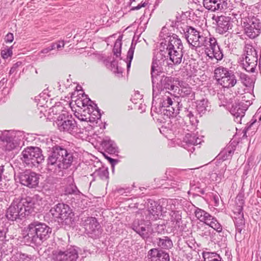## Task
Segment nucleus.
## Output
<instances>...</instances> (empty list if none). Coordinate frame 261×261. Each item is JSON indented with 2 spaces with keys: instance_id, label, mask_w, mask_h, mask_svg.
Segmentation results:
<instances>
[{
  "instance_id": "52",
  "label": "nucleus",
  "mask_w": 261,
  "mask_h": 261,
  "mask_svg": "<svg viewBox=\"0 0 261 261\" xmlns=\"http://www.w3.org/2000/svg\"><path fill=\"white\" fill-rule=\"evenodd\" d=\"M259 110V109L256 113V114L253 116V117L251 120V121L248 123H247V126H246L245 129V133L247 131H248L251 128V127L253 126V125L256 122V120H257L256 118L258 117V114L259 113V112H258Z\"/></svg>"
},
{
  "instance_id": "14",
  "label": "nucleus",
  "mask_w": 261,
  "mask_h": 261,
  "mask_svg": "<svg viewBox=\"0 0 261 261\" xmlns=\"http://www.w3.org/2000/svg\"><path fill=\"white\" fill-rule=\"evenodd\" d=\"M245 57L243 58V66L248 72H253L258 62L257 53L251 45L246 44L244 48Z\"/></svg>"
},
{
  "instance_id": "63",
  "label": "nucleus",
  "mask_w": 261,
  "mask_h": 261,
  "mask_svg": "<svg viewBox=\"0 0 261 261\" xmlns=\"http://www.w3.org/2000/svg\"><path fill=\"white\" fill-rule=\"evenodd\" d=\"M42 97V95L40 94L38 96L36 97L35 99L36 102L38 101V105L39 104L40 106H43L44 105V102L41 99Z\"/></svg>"
},
{
  "instance_id": "57",
  "label": "nucleus",
  "mask_w": 261,
  "mask_h": 261,
  "mask_svg": "<svg viewBox=\"0 0 261 261\" xmlns=\"http://www.w3.org/2000/svg\"><path fill=\"white\" fill-rule=\"evenodd\" d=\"M6 232L4 228H0V249L2 248V242L6 238Z\"/></svg>"
},
{
  "instance_id": "38",
  "label": "nucleus",
  "mask_w": 261,
  "mask_h": 261,
  "mask_svg": "<svg viewBox=\"0 0 261 261\" xmlns=\"http://www.w3.org/2000/svg\"><path fill=\"white\" fill-rule=\"evenodd\" d=\"M66 180L67 185L65 188V193L66 194L77 195L80 193V191L78 190L74 182V179L72 176H68Z\"/></svg>"
},
{
  "instance_id": "30",
  "label": "nucleus",
  "mask_w": 261,
  "mask_h": 261,
  "mask_svg": "<svg viewBox=\"0 0 261 261\" xmlns=\"http://www.w3.org/2000/svg\"><path fill=\"white\" fill-rule=\"evenodd\" d=\"M180 32L181 34H184L185 38L187 40L190 47L196 41L195 39H196V37L200 32L194 27L188 25H186L184 28H182Z\"/></svg>"
},
{
  "instance_id": "20",
  "label": "nucleus",
  "mask_w": 261,
  "mask_h": 261,
  "mask_svg": "<svg viewBox=\"0 0 261 261\" xmlns=\"http://www.w3.org/2000/svg\"><path fill=\"white\" fill-rule=\"evenodd\" d=\"M19 178L21 185L29 188H35L38 186L40 174L30 170H25L19 173Z\"/></svg>"
},
{
  "instance_id": "46",
  "label": "nucleus",
  "mask_w": 261,
  "mask_h": 261,
  "mask_svg": "<svg viewBox=\"0 0 261 261\" xmlns=\"http://www.w3.org/2000/svg\"><path fill=\"white\" fill-rule=\"evenodd\" d=\"M12 258L13 261H33L31 257L29 256L26 254L21 252H16L14 254Z\"/></svg>"
},
{
  "instance_id": "23",
  "label": "nucleus",
  "mask_w": 261,
  "mask_h": 261,
  "mask_svg": "<svg viewBox=\"0 0 261 261\" xmlns=\"http://www.w3.org/2000/svg\"><path fill=\"white\" fill-rule=\"evenodd\" d=\"M205 52L210 58H214L217 60H221L223 58L222 49L217 42L215 38H213L208 46L205 48Z\"/></svg>"
},
{
  "instance_id": "4",
  "label": "nucleus",
  "mask_w": 261,
  "mask_h": 261,
  "mask_svg": "<svg viewBox=\"0 0 261 261\" xmlns=\"http://www.w3.org/2000/svg\"><path fill=\"white\" fill-rule=\"evenodd\" d=\"M55 123L60 132L68 133L76 137H82L81 134L85 130V126L78 124L67 111H64L59 115Z\"/></svg>"
},
{
  "instance_id": "44",
  "label": "nucleus",
  "mask_w": 261,
  "mask_h": 261,
  "mask_svg": "<svg viewBox=\"0 0 261 261\" xmlns=\"http://www.w3.org/2000/svg\"><path fill=\"white\" fill-rule=\"evenodd\" d=\"M204 261H223L219 254L216 252H205L203 254Z\"/></svg>"
},
{
  "instance_id": "51",
  "label": "nucleus",
  "mask_w": 261,
  "mask_h": 261,
  "mask_svg": "<svg viewBox=\"0 0 261 261\" xmlns=\"http://www.w3.org/2000/svg\"><path fill=\"white\" fill-rule=\"evenodd\" d=\"M111 67L112 70L115 73H119L122 72V68L118 66L117 62L114 60L111 62Z\"/></svg>"
},
{
  "instance_id": "35",
  "label": "nucleus",
  "mask_w": 261,
  "mask_h": 261,
  "mask_svg": "<svg viewBox=\"0 0 261 261\" xmlns=\"http://www.w3.org/2000/svg\"><path fill=\"white\" fill-rule=\"evenodd\" d=\"M177 91H178L177 93L179 96L182 98H187L188 102L192 101L195 98V93L190 87H184L181 88L178 87Z\"/></svg>"
},
{
  "instance_id": "37",
  "label": "nucleus",
  "mask_w": 261,
  "mask_h": 261,
  "mask_svg": "<svg viewBox=\"0 0 261 261\" xmlns=\"http://www.w3.org/2000/svg\"><path fill=\"white\" fill-rule=\"evenodd\" d=\"M234 222L236 231L235 239L238 241L242 238V231L244 228L245 220L244 217H235Z\"/></svg>"
},
{
  "instance_id": "56",
  "label": "nucleus",
  "mask_w": 261,
  "mask_h": 261,
  "mask_svg": "<svg viewBox=\"0 0 261 261\" xmlns=\"http://www.w3.org/2000/svg\"><path fill=\"white\" fill-rule=\"evenodd\" d=\"M236 212L238 214V217H244V214L243 212V205H238L236 207Z\"/></svg>"
},
{
  "instance_id": "47",
  "label": "nucleus",
  "mask_w": 261,
  "mask_h": 261,
  "mask_svg": "<svg viewBox=\"0 0 261 261\" xmlns=\"http://www.w3.org/2000/svg\"><path fill=\"white\" fill-rule=\"evenodd\" d=\"M240 78L241 80L242 83L246 87L251 88L253 86L254 83L253 80L247 74L243 73H240Z\"/></svg>"
},
{
  "instance_id": "13",
  "label": "nucleus",
  "mask_w": 261,
  "mask_h": 261,
  "mask_svg": "<svg viewBox=\"0 0 261 261\" xmlns=\"http://www.w3.org/2000/svg\"><path fill=\"white\" fill-rule=\"evenodd\" d=\"M166 32V28H163L160 33V36L163 38L160 43L162 46H164L166 51L174 50H182L184 47L181 40L178 38V36L171 33L164 34Z\"/></svg>"
},
{
  "instance_id": "42",
  "label": "nucleus",
  "mask_w": 261,
  "mask_h": 261,
  "mask_svg": "<svg viewBox=\"0 0 261 261\" xmlns=\"http://www.w3.org/2000/svg\"><path fill=\"white\" fill-rule=\"evenodd\" d=\"M157 240L158 245L162 248L168 249L173 246L171 240L168 237L159 238Z\"/></svg>"
},
{
  "instance_id": "27",
  "label": "nucleus",
  "mask_w": 261,
  "mask_h": 261,
  "mask_svg": "<svg viewBox=\"0 0 261 261\" xmlns=\"http://www.w3.org/2000/svg\"><path fill=\"white\" fill-rule=\"evenodd\" d=\"M149 261H170L169 253L159 248H152L148 252Z\"/></svg>"
},
{
  "instance_id": "34",
  "label": "nucleus",
  "mask_w": 261,
  "mask_h": 261,
  "mask_svg": "<svg viewBox=\"0 0 261 261\" xmlns=\"http://www.w3.org/2000/svg\"><path fill=\"white\" fill-rule=\"evenodd\" d=\"M101 146L105 151L110 154H115L117 152V148L115 143L108 137H106L103 139Z\"/></svg>"
},
{
  "instance_id": "22",
  "label": "nucleus",
  "mask_w": 261,
  "mask_h": 261,
  "mask_svg": "<svg viewBox=\"0 0 261 261\" xmlns=\"http://www.w3.org/2000/svg\"><path fill=\"white\" fill-rule=\"evenodd\" d=\"M204 8L212 12H223L228 8L227 0H203Z\"/></svg>"
},
{
  "instance_id": "2",
  "label": "nucleus",
  "mask_w": 261,
  "mask_h": 261,
  "mask_svg": "<svg viewBox=\"0 0 261 261\" xmlns=\"http://www.w3.org/2000/svg\"><path fill=\"white\" fill-rule=\"evenodd\" d=\"M35 200L30 197L14 200L6 211V217L9 221L20 222L35 208Z\"/></svg>"
},
{
  "instance_id": "3",
  "label": "nucleus",
  "mask_w": 261,
  "mask_h": 261,
  "mask_svg": "<svg viewBox=\"0 0 261 261\" xmlns=\"http://www.w3.org/2000/svg\"><path fill=\"white\" fill-rule=\"evenodd\" d=\"M27 234L24 239L36 246H40L47 240L51 233V228L44 223L34 221L27 228Z\"/></svg>"
},
{
  "instance_id": "10",
  "label": "nucleus",
  "mask_w": 261,
  "mask_h": 261,
  "mask_svg": "<svg viewBox=\"0 0 261 261\" xmlns=\"http://www.w3.org/2000/svg\"><path fill=\"white\" fill-rule=\"evenodd\" d=\"M78 258V250L75 246L58 245L52 252L53 261H77Z\"/></svg>"
},
{
  "instance_id": "59",
  "label": "nucleus",
  "mask_w": 261,
  "mask_h": 261,
  "mask_svg": "<svg viewBox=\"0 0 261 261\" xmlns=\"http://www.w3.org/2000/svg\"><path fill=\"white\" fill-rule=\"evenodd\" d=\"M236 201H237V205H244V196L241 195H238L236 198Z\"/></svg>"
},
{
  "instance_id": "54",
  "label": "nucleus",
  "mask_w": 261,
  "mask_h": 261,
  "mask_svg": "<svg viewBox=\"0 0 261 261\" xmlns=\"http://www.w3.org/2000/svg\"><path fill=\"white\" fill-rule=\"evenodd\" d=\"M186 112V117L184 118L185 119L187 120L189 119V124H193L192 122L194 121V115L191 111H189L187 110H185Z\"/></svg>"
},
{
  "instance_id": "49",
  "label": "nucleus",
  "mask_w": 261,
  "mask_h": 261,
  "mask_svg": "<svg viewBox=\"0 0 261 261\" xmlns=\"http://www.w3.org/2000/svg\"><path fill=\"white\" fill-rule=\"evenodd\" d=\"M199 234L205 238H207L211 234V230L209 227L205 226H202L199 228Z\"/></svg>"
},
{
  "instance_id": "17",
  "label": "nucleus",
  "mask_w": 261,
  "mask_h": 261,
  "mask_svg": "<svg viewBox=\"0 0 261 261\" xmlns=\"http://www.w3.org/2000/svg\"><path fill=\"white\" fill-rule=\"evenodd\" d=\"M243 24L245 34L250 39L255 38L261 33V23L254 16L243 18Z\"/></svg>"
},
{
  "instance_id": "25",
  "label": "nucleus",
  "mask_w": 261,
  "mask_h": 261,
  "mask_svg": "<svg viewBox=\"0 0 261 261\" xmlns=\"http://www.w3.org/2000/svg\"><path fill=\"white\" fill-rule=\"evenodd\" d=\"M148 209L145 212L146 219L149 220H155L159 218V216L162 215L163 213H166L163 211L162 205L158 202L151 201L149 202Z\"/></svg>"
},
{
  "instance_id": "43",
  "label": "nucleus",
  "mask_w": 261,
  "mask_h": 261,
  "mask_svg": "<svg viewBox=\"0 0 261 261\" xmlns=\"http://www.w3.org/2000/svg\"><path fill=\"white\" fill-rule=\"evenodd\" d=\"M94 174L95 176L99 177L101 179L103 180H107L109 179V171L108 168L102 166L96 170L94 172Z\"/></svg>"
},
{
  "instance_id": "16",
  "label": "nucleus",
  "mask_w": 261,
  "mask_h": 261,
  "mask_svg": "<svg viewBox=\"0 0 261 261\" xmlns=\"http://www.w3.org/2000/svg\"><path fill=\"white\" fill-rule=\"evenodd\" d=\"M227 152L228 153V155H231L232 151L231 150H224L218 155L217 159L215 162L216 167H214L210 174V178L213 180L219 182L223 177L226 167V165H222V162L227 159Z\"/></svg>"
},
{
  "instance_id": "18",
  "label": "nucleus",
  "mask_w": 261,
  "mask_h": 261,
  "mask_svg": "<svg viewBox=\"0 0 261 261\" xmlns=\"http://www.w3.org/2000/svg\"><path fill=\"white\" fill-rule=\"evenodd\" d=\"M130 227L144 239L148 238L153 232L151 222L148 219H135Z\"/></svg>"
},
{
  "instance_id": "24",
  "label": "nucleus",
  "mask_w": 261,
  "mask_h": 261,
  "mask_svg": "<svg viewBox=\"0 0 261 261\" xmlns=\"http://www.w3.org/2000/svg\"><path fill=\"white\" fill-rule=\"evenodd\" d=\"M216 31L220 34H224L232 29V19L229 16L221 15L217 17Z\"/></svg>"
},
{
  "instance_id": "7",
  "label": "nucleus",
  "mask_w": 261,
  "mask_h": 261,
  "mask_svg": "<svg viewBox=\"0 0 261 261\" xmlns=\"http://www.w3.org/2000/svg\"><path fill=\"white\" fill-rule=\"evenodd\" d=\"M23 134L22 132L5 130L0 138L5 150L10 151L16 147H21L24 143Z\"/></svg>"
},
{
  "instance_id": "11",
  "label": "nucleus",
  "mask_w": 261,
  "mask_h": 261,
  "mask_svg": "<svg viewBox=\"0 0 261 261\" xmlns=\"http://www.w3.org/2000/svg\"><path fill=\"white\" fill-rule=\"evenodd\" d=\"M214 74L218 83L223 88H231L237 83V79L233 72L228 69L220 66L215 69Z\"/></svg>"
},
{
  "instance_id": "21",
  "label": "nucleus",
  "mask_w": 261,
  "mask_h": 261,
  "mask_svg": "<svg viewBox=\"0 0 261 261\" xmlns=\"http://www.w3.org/2000/svg\"><path fill=\"white\" fill-rule=\"evenodd\" d=\"M181 142V146L187 149L188 151L193 152L195 150V146L200 144L203 140V136L201 138L197 136V135L192 130V132H187Z\"/></svg>"
},
{
  "instance_id": "26",
  "label": "nucleus",
  "mask_w": 261,
  "mask_h": 261,
  "mask_svg": "<svg viewBox=\"0 0 261 261\" xmlns=\"http://www.w3.org/2000/svg\"><path fill=\"white\" fill-rule=\"evenodd\" d=\"M247 109V105L243 102L238 101L231 105L229 112L234 117V121L237 123H241L242 118L244 116Z\"/></svg>"
},
{
  "instance_id": "55",
  "label": "nucleus",
  "mask_w": 261,
  "mask_h": 261,
  "mask_svg": "<svg viewBox=\"0 0 261 261\" xmlns=\"http://www.w3.org/2000/svg\"><path fill=\"white\" fill-rule=\"evenodd\" d=\"M104 156H105L106 159H107L111 164L113 171L114 169V166L115 165L118 163V160L114 159L111 158V157L109 156L108 155H106L105 153H103Z\"/></svg>"
},
{
  "instance_id": "36",
  "label": "nucleus",
  "mask_w": 261,
  "mask_h": 261,
  "mask_svg": "<svg viewBox=\"0 0 261 261\" xmlns=\"http://www.w3.org/2000/svg\"><path fill=\"white\" fill-rule=\"evenodd\" d=\"M195 104L196 110L200 115L210 110L211 106L210 105V102L206 98H202L200 100H197L195 101Z\"/></svg>"
},
{
  "instance_id": "29",
  "label": "nucleus",
  "mask_w": 261,
  "mask_h": 261,
  "mask_svg": "<svg viewBox=\"0 0 261 261\" xmlns=\"http://www.w3.org/2000/svg\"><path fill=\"white\" fill-rule=\"evenodd\" d=\"M166 56H167V51L164 46L160 44V51L155 53L153 58L151 73L161 70L160 66L161 64V61Z\"/></svg>"
},
{
  "instance_id": "39",
  "label": "nucleus",
  "mask_w": 261,
  "mask_h": 261,
  "mask_svg": "<svg viewBox=\"0 0 261 261\" xmlns=\"http://www.w3.org/2000/svg\"><path fill=\"white\" fill-rule=\"evenodd\" d=\"M182 107V103L178 101H173L171 108L165 111V115L169 118L176 117Z\"/></svg>"
},
{
  "instance_id": "64",
  "label": "nucleus",
  "mask_w": 261,
  "mask_h": 261,
  "mask_svg": "<svg viewBox=\"0 0 261 261\" xmlns=\"http://www.w3.org/2000/svg\"><path fill=\"white\" fill-rule=\"evenodd\" d=\"M146 107V106L145 104H143L142 102H140L138 107V110L140 111V113H142L145 111Z\"/></svg>"
},
{
  "instance_id": "61",
  "label": "nucleus",
  "mask_w": 261,
  "mask_h": 261,
  "mask_svg": "<svg viewBox=\"0 0 261 261\" xmlns=\"http://www.w3.org/2000/svg\"><path fill=\"white\" fill-rule=\"evenodd\" d=\"M5 39L6 42H12L14 39L13 34L11 33H8L6 36Z\"/></svg>"
},
{
  "instance_id": "15",
  "label": "nucleus",
  "mask_w": 261,
  "mask_h": 261,
  "mask_svg": "<svg viewBox=\"0 0 261 261\" xmlns=\"http://www.w3.org/2000/svg\"><path fill=\"white\" fill-rule=\"evenodd\" d=\"M180 171L177 169L169 168L166 170L164 179L162 181H165L162 184L164 188H177L179 189L182 185V180L180 176Z\"/></svg>"
},
{
  "instance_id": "58",
  "label": "nucleus",
  "mask_w": 261,
  "mask_h": 261,
  "mask_svg": "<svg viewBox=\"0 0 261 261\" xmlns=\"http://www.w3.org/2000/svg\"><path fill=\"white\" fill-rule=\"evenodd\" d=\"M85 116H83L81 115L80 117L78 116L77 118L80 120V122L78 124H83L84 125L86 126V125L88 124V121L87 120V118H85Z\"/></svg>"
},
{
  "instance_id": "41",
  "label": "nucleus",
  "mask_w": 261,
  "mask_h": 261,
  "mask_svg": "<svg viewBox=\"0 0 261 261\" xmlns=\"http://www.w3.org/2000/svg\"><path fill=\"white\" fill-rule=\"evenodd\" d=\"M64 107L61 105V102H57L56 105L50 108L49 110V115L51 117L50 119H55L56 117L54 115H60L62 114V112L66 111L63 110Z\"/></svg>"
},
{
  "instance_id": "5",
  "label": "nucleus",
  "mask_w": 261,
  "mask_h": 261,
  "mask_svg": "<svg viewBox=\"0 0 261 261\" xmlns=\"http://www.w3.org/2000/svg\"><path fill=\"white\" fill-rule=\"evenodd\" d=\"M159 90H153L152 92V101L151 111L160 114L164 116L165 111L171 108L172 100L171 93L170 92H159Z\"/></svg>"
},
{
  "instance_id": "33",
  "label": "nucleus",
  "mask_w": 261,
  "mask_h": 261,
  "mask_svg": "<svg viewBox=\"0 0 261 261\" xmlns=\"http://www.w3.org/2000/svg\"><path fill=\"white\" fill-rule=\"evenodd\" d=\"M202 183L198 178L191 180L190 183V188L189 193H191L194 196H199L204 194V191L202 188Z\"/></svg>"
},
{
  "instance_id": "32",
  "label": "nucleus",
  "mask_w": 261,
  "mask_h": 261,
  "mask_svg": "<svg viewBox=\"0 0 261 261\" xmlns=\"http://www.w3.org/2000/svg\"><path fill=\"white\" fill-rule=\"evenodd\" d=\"M82 223L88 233H92L99 227V224L95 217H87L82 220Z\"/></svg>"
},
{
  "instance_id": "28",
  "label": "nucleus",
  "mask_w": 261,
  "mask_h": 261,
  "mask_svg": "<svg viewBox=\"0 0 261 261\" xmlns=\"http://www.w3.org/2000/svg\"><path fill=\"white\" fill-rule=\"evenodd\" d=\"M175 200L169 199L167 201V206L169 210H171L170 216L171 217V221L173 223H175V225L179 227L180 224L182 223L181 220V212L180 211L175 210Z\"/></svg>"
},
{
  "instance_id": "31",
  "label": "nucleus",
  "mask_w": 261,
  "mask_h": 261,
  "mask_svg": "<svg viewBox=\"0 0 261 261\" xmlns=\"http://www.w3.org/2000/svg\"><path fill=\"white\" fill-rule=\"evenodd\" d=\"M213 38L214 37L211 36L210 34L206 36L203 32H200L196 37V39H195L196 41L193 43L191 48L192 49L195 50L198 47H204L205 48L208 46Z\"/></svg>"
},
{
  "instance_id": "53",
  "label": "nucleus",
  "mask_w": 261,
  "mask_h": 261,
  "mask_svg": "<svg viewBox=\"0 0 261 261\" xmlns=\"http://www.w3.org/2000/svg\"><path fill=\"white\" fill-rule=\"evenodd\" d=\"M83 105H87V106H92V104H93L94 105V107L96 109V111L98 113L99 118L101 117V114L100 113V110L98 108L97 105L95 103H94L89 98H86L83 100Z\"/></svg>"
},
{
  "instance_id": "9",
  "label": "nucleus",
  "mask_w": 261,
  "mask_h": 261,
  "mask_svg": "<svg viewBox=\"0 0 261 261\" xmlns=\"http://www.w3.org/2000/svg\"><path fill=\"white\" fill-rule=\"evenodd\" d=\"M21 159L26 166L36 167L44 160L41 149L38 147L30 146L21 152Z\"/></svg>"
},
{
  "instance_id": "6",
  "label": "nucleus",
  "mask_w": 261,
  "mask_h": 261,
  "mask_svg": "<svg viewBox=\"0 0 261 261\" xmlns=\"http://www.w3.org/2000/svg\"><path fill=\"white\" fill-rule=\"evenodd\" d=\"M152 84V92L153 90H159V92H169L170 90L176 92L178 87L173 84V78L165 74L161 70L151 73Z\"/></svg>"
},
{
  "instance_id": "45",
  "label": "nucleus",
  "mask_w": 261,
  "mask_h": 261,
  "mask_svg": "<svg viewBox=\"0 0 261 261\" xmlns=\"http://www.w3.org/2000/svg\"><path fill=\"white\" fill-rule=\"evenodd\" d=\"M121 39L122 36H119L118 38L116 40L114 45L113 52L114 55H115L116 57H120L121 56L122 47Z\"/></svg>"
},
{
  "instance_id": "50",
  "label": "nucleus",
  "mask_w": 261,
  "mask_h": 261,
  "mask_svg": "<svg viewBox=\"0 0 261 261\" xmlns=\"http://www.w3.org/2000/svg\"><path fill=\"white\" fill-rule=\"evenodd\" d=\"M12 55V47H6L1 50V56L4 59H7Z\"/></svg>"
},
{
  "instance_id": "8",
  "label": "nucleus",
  "mask_w": 261,
  "mask_h": 261,
  "mask_svg": "<svg viewBox=\"0 0 261 261\" xmlns=\"http://www.w3.org/2000/svg\"><path fill=\"white\" fill-rule=\"evenodd\" d=\"M172 120H171V127L167 128V127L162 126L160 129V132L163 133L164 132L171 131L175 137H179L185 135L187 132H192L196 128L195 125L193 124H188L186 122L185 118L178 116V117H172Z\"/></svg>"
},
{
  "instance_id": "12",
  "label": "nucleus",
  "mask_w": 261,
  "mask_h": 261,
  "mask_svg": "<svg viewBox=\"0 0 261 261\" xmlns=\"http://www.w3.org/2000/svg\"><path fill=\"white\" fill-rule=\"evenodd\" d=\"M50 213L55 218L60 220L65 224L69 225L74 216L72 210L68 204L64 203H58L50 210Z\"/></svg>"
},
{
  "instance_id": "62",
  "label": "nucleus",
  "mask_w": 261,
  "mask_h": 261,
  "mask_svg": "<svg viewBox=\"0 0 261 261\" xmlns=\"http://www.w3.org/2000/svg\"><path fill=\"white\" fill-rule=\"evenodd\" d=\"M55 43L56 44V47L58 50L64 48L65 45V43L63 40L59 41L57 42H55Z\"/></svg>"
},
{
  "instance_id": "40",
  "label": "nucleus",
  "mask_w": 261,
  "mask_h": 261,
  "mask_svg": "<svg viewBox=\"0 0 261 261\" xmlns=\"http://www.w3.org/2000/svg\"><path fill=\"white\" fill-rule=\"evenodd\" d=\"M183 51L174 50L167 51V57H169L170 60L172 62L174 65H178L181 62L183 57Z\"/></svg>"
},
{
  "instance_id": "1",
  "label": "nucleus",
  "mask_w": 261,
  "mask_h": 261,
  "mask_svg": "<svg viewBox=\"0 0 261 261\" xmlns=\"http://www.w3.org/2000/svg\"><path fill=\"white\" fill-rule=\"evenodd\" d=\"M74 157L73 152L68 150L62 146L56 145L52 150L47 159V170L54 173H58L63 169L70 167Z\"/></svg>"
},
{
  "instance_id": "19",
  "label": "nucleus",
  "mask_w": 261,
  "mask_h": 261,
  "mask_svg": "<svg viewBox=\"0 0 261 261\" xmlns=\"http://www.w3.org/2000/svg\"><path fill=\"white\" fill-rule=\"evenodd\" d=\"M196 217L201 222L213 228L218 232L222 231V227L216 218L209 213L200 208H197L195 212Z\"/></svg>"
},
{
  "instance_id": "48",
  "label": "nucleus",
  "mask_w": 261,
  "mask_h": 261,
  "mask_svg": "<svg viewBox=\"0 0 261 261\" xmlns=\"http://www.w3.org/2000/svg\"><path fill=\"white\" fill-rule=\"evenodd\" d=\"M136 44V43H135L134 44V41H133L132 42L131 45L130 46V48L127 52V58H126L127 61L126 62L127 63V68L128 70L130 67L131 61L133 58Z\"/></svg>"
},
{
  "instance_id": "60",
  "label": "nucleus",
  "mask_w": 261,
  "mask_h": 261,
  "mask_svg": "<svg viewBox=\"0 0 261 261\" xmlns=\"http://www.w3.org/2000/svg\"><path fill=\"white\" fill-rule=\"evenodd\" d=\"M21 63L20 62H17L15 64L13 65V66L11 68L9 74H12L14 73L16 71V69L21 65Z\"/></svg>"
}]
</instances>
